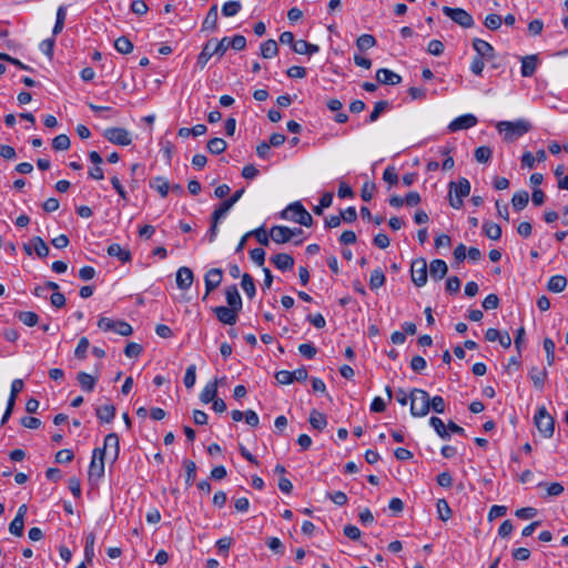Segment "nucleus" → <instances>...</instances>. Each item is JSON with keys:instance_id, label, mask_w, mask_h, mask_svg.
<instances>
[{"instance_id": "nucleus-27", "label": "nucleus", "mask_w": 568, "mask_h": 568, "mask_svg": "<svg viewBox=\"0 0 568 568\" xmlns=\"http://www.w3.org/2000/svg\"><path fill=\"white\" fill-rule=\"evenodd\" d=\"M108 254L110 256L118 257L123 263H126V262L131 261V253H130V251L123 248L118 243H112L111 245H109Z\"/></svg>"}, {"instance_id": "nucleus-52", "label": "nucleus", "mask_w": 568, "mask_h": 568, "mask_svg": "<svg viewBox=\"0 0 568 568\" xmlns=\"http://www.w3.org/2000/svg\"><path fill=\"white\" fill-rule=\"evenodd\" d=\"M90 342L87 337H81L79 343L74 349V356L79 359H84L87 357V352L89 349Z\"/></svg>"}, {"instance_id": "nucleus-54", "label": "nucleus", "mask_w": 568, "mask_h": 568, "mask_svg": "<svg viewBox=\"0 0 568 568\" xmlns=\"http://www.w3.org/2000/svg\"><path fill=\"white\" fill-rule=\"evenodd\" d=\"M213 47H214V52H216V55L219 58H222L224 55V53L226 52V50L229 48H231L230 38L224 37L220 41H216L215 39H213Z\"/></svg>"}, {"instance_id": "nucleus-33", "label": "nucleus", "mask_w": 568, "mask_h": 568, "mask_svg": "<svg viewBox=\"0 0 568 568\" xmlns=\"http://www.w3.org/2000/svg\"><path fill=\"white\" fill-rule=\"evenodd\" d=\"M241 287L248 298H253L256 293L254 278L248 273L242 275Z\"/></svg>"}, {"instance_id": "nucleus-2", "label": "nucleus", "mask_w": 568, "mask_h": 568, "mask_svg": "<svg viewBox=\"0 0 568 568\" xmlns=\"http://www.w3.org/2000/svg\"><path fill=\"white\" fill-rule=\"evenodd\" d=\"M281 217L307 227L313 224L312 215L300 202L291 203L285 210L281 212Z\"/></svg>"}, {"instance_id": "nucleus-36", "label": "nucleus", "mask_w": 568, "mask_h": 568, "mask_svg": "<svg viewBox=\"0 0 568 568\" xmlns=\"http://www.w3.org/2000/svg\"><path fill=\"white\" fill-rule=\"evenodd\" d=\"M278 48L275 40H267L261 44V55L264 59H271L277 54Z\"/></svg>"}, {"instance_id": "nucleus-39", "label": "nucleus", "mask_w": 568, "mask_h": 568, "mask_svg": "<svg viewBox=\"0 0 568 568\" xmlns=\"http://www.w3.org/2000/svg\"><path fill=\"white\" fill-rule=\"evenodd\" d=\"M150 186L155 189L162 197H166L170 191L169 182L161 176L154 178L151 181Z\"/></svg>"}, {"instance_id": "nucleus-3", "label": "nucleus", "mask_w": 568, "mask_h": 568, "mask_svg": "<svg viewBox=\"0 0 568 568\" xmlns=\"http://www.w3.org/2000/svg\"><path fill=\"white\" fill-rule=\"evenodd\" d=\"M104 459L105 449L94 448L88 470V479L91 485H97L104 477Z\"/></svg>"}, {"instance_id": "nucleus-1", "label": "nucleus", "mask_w": 568, "mask_h": 568, "mask_svg": "<svg viewBox=\"0 0 568 568\" xmlns=\"http://www.w3.org/2000/svg\"><path fill=\"white\" fill-rule=\"evenodd\" d=\"M499 133L504 135L506 142H514L524 134H526L531 125L526 120L517 121H500L496 125Z\"/></svg>"}, {"instance_id": "nucleus-10", "label": "nucleus", "mask_w": 568, "mask_h": 568, "mask_svg": "<svg viewBox=\"0 0 568 568\" xmlns=\"http://www.w3.org/2000/svg\"><path fill=\"white\" fill-rule=\"evenodd\" d=\"M103 136L111 143L126 146L132 143L131 134L123 128H109L104 130Z\"/></svg>"}, {"instance_id": "nucleus-28", "label": "nucleus", "mask_w": 568, "mask_h": 568, "mask_svg": "<svg viewBox=\"0 0 568 568\" xmlns=\"http://www.w3.org/2000/svg\"><path fill=\"white\" fill-rule=\"evenodd\" d=\"M97 417L102 423H111L115 417V407L112 404L100 406L95 409Z\"/></svg>"}, {"instance_id": "nucleus-14", "label": "nucleus", "mask_w": 568, "mask_h": 568, "mask_svg": "<svg viewBox=\"0 0 568 568\" xmlns=\"http://www.w3.org/2000/svg\"><path fill=\"white\" fill-rule=\"evenodd\" d=\"M213 311L217 320L226 325H234L237 321V314L240 312L229 306H216Z\"/></svg>"}, {"instance_id": "nucleus-46", "label": "nucleus", "mask_w": 568, "mask_h": 568, "mask_svg": "<svg viewBox=\"0 0 568 568\" xmlns=\"http://www.w3.org/2000/svg\"><path fill=\"white\" fill-rule=\"evenodd\" d=\"M429 424L432 425V427L435 429V432L437 433V435L439 437H442L444 439L449 438L447 427L445 426L444 422L439 417H435V416L430 417Z\"/></svg>"}, {"instance_id": "nucleus-64", "label": "nucleus", "mask_w": 568, "mask_h": 568, "mask_svg": "<svg viewBox=\"0 0 568 568\" xmlns=\"http://www.w3.org/2000/svg\"><path fill=\"white\" fill-rule=\"evenodd\" d=\"M433 409L437 414L445 412V400L442 396H434L429 398V410Z\"/></svg>"}, {"instance_id": "nucleus-35", "label": "nucleus", "mask_w": 568, "mask_h": 568, "mask_svg": "<svg viewBox=\"0 0 568 568\" xmlns=\"http://www.w3.org/2000/svg\"><path fill=\"white\" fill-rule=\"evenodd\" d=\"M529 202V194L527 191H519L513 195L511 204L516 211L524 210Z\"/></svg>"}, {"instance_id": "nucleus-47", "label": "nucleus", "mask_w": 568, "mask_h": 568, "mask_svg": "<svg viewBox=\"0 0 568 568\" xmlns=\"http://www.w3.org/2000/svg\"><path fill=\"white\" fill-rule=\"evenodd\" d=\"M89 108L97 114L99 115L100 118H103V119H111L113 116L116 115V111H114L112 108L110 106H101V105H95L93 103H90L89 104Z\"/></svg>"}, {"instance_id": "nucleus-18", "label": "nucleus", "mask_w": 568, "mask_h": 568, "mask_svg": "<svg viewBox=\"0 0 568 568\" xmlns=\"http://www.w3.org/2000/svg\"><path fill=\"white\" fill-rule=\"evenodd\" d=\"M272 241L277 244H284L292 241L291 227L284 225H275L270 230Z\"/></svg>"}, {"instance_id": "nucleus-38", "label": "nucleus", "mask_w": 568, "mask_h": 568, "mask_svg": "<svg viewBox=\"0 0 568 568\" xmlns=\"http://www.w3.org/2000/svg\"><path fill=\"white\" fill-rule=\"evenodd\" d=\"M242 9V3L239 0H231L226 1L222 6V14L224 17H234L236 16Z\"/></svg>"}, {"instance_id": "nucleus-53", "label": "nucleus", "mask_w": 568, "mask_h": 568, "mask_svg": "<svg viewBox=\"0 0 568 568\" xmlns=\"http://www.w3.org/2000/svg\"><path fill=\"white\" fill-rule=\"evenodd\" d=\"M389 106L387 101H378L375 103L372 113L368 116V122H375L381 116V114Z\"/></svg>"}, {"instance_id": "nucleus-20", "label": "nucleus", "mask_w": 568, "mask_h": 568, "mask_svg": "<svg viewBox=\"0 0 568 568\" xmlns=\"http://www.w3.org/2000/svg\"><path fill=\"white\" fill-rule=\"evenodd\" d=\"M376 79L382 84L396 85L402 82V77L394 71L382 68L376 72Z\"/></svg>"}, {"instance_id": "nucleus-48", "label": "nucleus", "mask_w": 568, "mask_h": 568, "mask_svg": "<svg viewBox=\"0 0 568 568\" xmlns=\"http://www.w3.org/2000/svg\"><path fill=\"white\" fill-rule=\"evenodd\" d=\"M475 159L479 163H488L491 159L493 151L489 146L483 145L475 150Z\"/></svg>"}, {"instance_id": "nucleus-37", "label": "nucleus", "mask_w": 568, "mask_h": 568, "mask_svg": "<svg viewBox=\"0 0 568 568\" xmlns=\"http://www.w3.org/2000/svg\"><path fill=\"white\" fill-rule=\"evenodd\" d=\"M483 231L488 239L494 241L499 240L501 236V227L493 222H485L483 224Z\"/></svg>"}, {"instance_id": "nucleus-57", "label": "nucleus", "mask_w": 568, "mask_h": 568, "mask_svg": "<svg viewBox=\"0 0 568 568\" xmlns=\"http://www.w3.org/2000/svg\"><path fill=\"white\" fill-rule=\"evenodd\" d=\"M232 209V205L225 200L223 201L217 209L214 210L212 214V220H215V223L227 214V212Z\"/></svg>"}, {"instance_id": "nucleus-60", "label": "nucleus", "mask_w": 568, "mask_h": 568, "mask_svg": "<svg viewBox=\"0 0 568 568\" xmlns=\"http://www.w3.org/2000/svg\"><path fill=\"white\" fill-rule=\"evenodd\" d=\"M185 475H186V484L191 486L196 477V465L192 460L184 462Z\"/></svg>"}, {"instance_id": "nucleus-45", "label": "nucleus", "mask_w": 568, "mask_h": 568, "mask_svg": "<svg viewBox=\"0 0 568 568\" xmlns=\"http://www.w3.org/2000/svg\"><path fill=\"white\" fill-rule=\"evenodd\" d=\"M386 277L382 270L377 268L372 271L369 276V286L372 290H377L385 284Z\"/></svg>"}, {"instance_id": "nucleus-21", "label": "nucleus", "mask_w": 568, "mask_h": 568, "mask_svg": "<svg viewBox=\"0 0 568 568\" xmlns=\"http://www.w3.org/2000/svg\"><path fill=\"white\" fill-rule=\"evenodd\" d=\"M448 272V266L444 260H433L429 264V275L434 281L443 280Z\"/></svg>"}, {"instance_id": "nucleus-42", "label": "nucleus", "mask_w": 568, "mask_h": 568, "mask_svg": "<svg viewBox=\"0 0 568 568\" xmlns=\"http://www.w3.org/2000/svg\"><path fill=\"white\" fill-rule=\"evenodd\" d=\"M376 45V39L372 34H362L356 40V47L359 51H366Z\"/></svg>"}, {"instance_id": "nucleus-17", "label": "nucleus", "mask_w": 568, "mask_h": 568, "mask_svg": "<svg viewBox=\"0 0 568 568\" xmlns=\"http://www.w3.org/2000/svg\"><path fill=\"white\" fill-rule=\"evenodd\" d=\"M24 251L29 255L34 251L40 258L47 257L50 252L49 246L40 236L33 237L29 245H24Z\"/></svg>"}, {"instance_id": "nucleus-55", "label": "nucleus", "mask_w": 568, "mask_h": 568, "mask_svg": "<svg viewBox=\"0 0 568 568\" xmlns=\"http://www.w3.org/2000/svg\"><path fill=\"white\" fill-rule=\"evenodd\" d=\"M23 385H24L23 381L20 379V378H16V379L12 381L11 389H10V396H9V399H8L9 404H11V405L16 404L17 396L22 390Z\"/></svg>"}, {"instance_id": "nucleus-43", "label": "nucleus", "mask_w": 568, "mask_h": 568, "mask_svg": "<svg viewBox=\"0 0 568 568\" xmlns=\"http://www.w3.org/2000/svg\"><path fill=\"white\" fill-rule=\"evenodd\" d=\"M114 48L119 53L129 54L133 51V43L126 37H120L114 41Z\"/></svg>"}, {"instance_id": "nucleus-50", "label": "nucleus", "mask_w": 568, "mask_h": 568, "mask_svg": "<svg viewBox=\"0 0 568 568\" xmlns=\"http://www.w3.org/2000/svg\"><path fill=\"white\" fill-rule=\"evenodd\" d=\"M332 202H333V193H331V192L324 193L322 195V197L320 199V204L313 209V212L316 215H322L323 209L329 207L332 205Z\"/></svg>"}, {"instance_id": "nucleus-15", "label": "nucleus", "mask_w": 568, "mask_h": 568, "mask_svg": "<svg viewBox=\"0 0 568 568\" xmlns=\"http://www.w3.org/2000/svg\"><path fill=\"white\" fill-rule=\"evenodd\" d=\"M521 68L520 73L525 78L532 77L540 64V60L537 54H530L520 59Z\"/></svg>"}, {"instance_id": "nucleus-51", "label": "nucleus", "mask_w": 568, "mask_h": 568, "mask_svg": "<svg viewBox=\"0 0 568 568\" xmlns=\"http://www.w3.org/2000/svg\"><path fill=\"white\" fill-rule=\"evenodd\" d=\"M52 148L55 151H65L70 148V139L67 134H59L52 140Z\"/></svg>"}, {"instance_id": "nucleus-25", "label": "nucleus", "mask_w": 568, "mask_h": 568, "mask_svg": "<svg viewBox=\"0 0 568 568\" xmlns=\"http://www.w3.org/2000/svg\"><path fill=\"white\" fill-rule=\"evenodd\" d=\"M77 381H78V383H79V385H80L82 390L90 393L95 387V384H97V381H98V376H93V375L88 374L85 372H80L77 375Z\"/></svg>"}, {"instance_id": "nucleus-31", "label": "nucleus", "mask_w": 568, "mask_h": 568, "mask_svg": "<svg viewBox=\"0 0 568 568\" xmlns=\"http://www.w3.org/2000/svg\"><path fill=\"white\" fill-rule=\"evenodd\" d=\"M308 422L311 426L317 430H323L327 425L326 416L323 413L315 409L311 412Z\"/></svg>"}, {"instance_id": "nucleus-59", "label": "nucleus", "mask_w": 568, "mask_h": 568, "mask_svg": "<svg viewBox=\"0 0 568 568\" xmlns=\"http://www.w3.org/2000/svg\"><path fill=\"white\" fill-rule=\"evenodd\" d=\"M503 19L499 14L491 13L485 18L484 24L489 30H497L500 28Z\"/></svg>"}, {"instance_id": "nucleus-8", "label": "nucleus", "mask_w": 568, "mask_h": 568, "mask_svg": "<svg viewBox=\"0 0 568 568\" xmlns=\"http://www.w3.org/2000/svg\"><path fill=\"white\" fill-rule=\"evenodd\" d=\"M443 12L463 28H471L474 26L473 17L462 8H450L445 6L443 7Z\"/></svg>"}, {"instance_id": "nucleus-5", "label": "nucleus", "mask_w": 568, "mask_h": 568, "mask_svg": "<svg viewBox=\"0 0 568 568\" xmlns=\"http://www.w3.org/2000/svg\"><path fill=\"white\" fill-rule=\"evenodd\" d=\"M470 193V183L467 179L462 178L457 183H449V203L454 209L463 206V199Z\"/></svg>"}, {"instance_id": "nucleus-41", "label": "nucleus", "mask_w": 568, "mask_h": 568, "mask_svg": "<svg viewBox=\"0 0 568 568\" xmlns=\"http://www.w3.org/2000/svg\"><path fill=\"white\" fill-rule=\"evenodd\" d=\"M206 148L212 154H221L226 150L227 143L221 138H213L207 142Z\"/></svg>"}, {"instance_id": "nucleus-58", "label": "nucleus", "mask_w": 568, "mask_h": 568, "mask_svg": "<svg viewBox=\"0 0 568 568\" xmlns=\"http://www.w3.org/2000/svg\"><path fill=\"white\" fill-rule=\"evenodd\" d=\"M196 366L194 364L190 365L187 368H186V372H185V375H184V378H183V383L185 385L186 388H192L195 384V381H196Z\"/></svg>"}, {"instance_id": "nucleus-23", "label": "nucleus", "mask_w": 568, "mask_h": 568, "mask_svg": "<svg viewBox=\"0 0 568 568\" xmlns=\"http://www.w3.org/2000/svg\"><path fill=\"white\" fill-rule=\"evenodd\" d=\"M272 262L274 266L282 272L291 270L294 265V258L286 253H278L274 255L272 257Z\"/></svg>"}, {"instance_id": "nucleus-13", "label": "nucleus", "mask_w": 568, "mask_h": 568, "mask_svg": "<svg viewBox=\"0 0 568 568\" xmlns=\"http://www.w3.org/2000/svg\"><path fill=\"white\" fill-rule=\"evenodd\" d=\"M477 124V118L473 114H464L457 116L448 124V130L450 132H456L459 130H467Z\"/></svg>"}, {"instance_id": "nucleus-61", "label": "nucleus", "mask_w": 568, "mask_h": 568, "mask_svg": "<svg viewBox=\"0 0 568 568\" xmlns=\"http://www.w3.org/2000/svg\"><path fill=\"white\" fill-rule=\"evenodd\" d=\"M24 520L22 518L14 517L9 525V531L13 536L21 537L23 535Z\"/></svg>"}, {"instance_id": "nucleus-30", "label": "nucleus", "mask_w": 568, "mask_h": 568, "mask_svg": "<svg viewBox=\"0 0 568 568\" xmlns=\"http://www.w3.org/2000/svg\"><path fill=\"white\" fill-rule=\"evenodd\" d=\"M320 51V48L317 44L310 43L305 40H297L294 43V52L298 54H308L312 55Z\"/></svg>"}, {"instance_id": "nucleus-6", "label": "nucleus", "mask_w": 568, "mask_h": 568, "mask_svg": "<svg viewBox=\"0 0 568 568\" xmlns=\"http://www.w3.org/2000/svg\"><path fill=\"white\" fill-rule=\"evenodd\" d=\"M534 420L538 432L542 437L550 438L554 435L555 420L547 412L545 406L537 408Z\"/></svg>"}, {"instance_id": "nucleus-29", "label": "nucleus", "mask_w": 568, "mask_h": 568, "mask_svg": "<svg viewBox=\"0 0 568 568\" xmlns=\"http://www.w3.org/2000/svg\"><path fill=\"white\" fill-rule=\"evenodd\" d=\"M216 394H217V383L215 381L212 383H207L204 386V388L202 389V392L200 394V399L202 403L209 404L215 399Z\"/></svg>"}, {"instance_id": "nucleus-62", "label": "nucleus", "mask_w": 568, "mask_h": 568, "mask_svg": "<svg viewBox=\"0 0 568 568\" xmlns=\"http://www.w3.org/2000/svg\"><path fill=\"white\" fill-rule=\"evenodd\" d=\"M94 541L95 536L93 534H89L85 538V546H84V555L88 561H91L94 556Z\"/></svg>"}, {"instance_id": "nucleus-34", "label": "nucleus", "mask_w": 568, "mask_h": 568, "mask_svg": "<svg viewBox=\"0 0 568 568\" xmlns=\"http://www.w3.org/2000/svg\"><path fill=\"white\" fill-rule=\"evenodd\" d=\"M529 377L534 383V386L538 389H542L545 379L547 377V371L546 369H539L537 367H532L529 371Z\"/></svg>"}, {"instance_id": "nucleus-49", "label": "nucleus", "mask_w": 568, "mask_h": 568, "mask_svg": "<svg viewBox=\"0 0 568 568\" xmlns=\"http://www.w3.org/2000/svg\"><path fill=\"white\" fill-rule=\"evenodd\" d=\"M247 235L255 236L261 245L267 246L270 244V233H267L263 226L247 232Z\"/></svg>"}, {"instance_id": "nucleus-7", "label": "nucleus", "mask_w": 568, "mask_h": 568, "mask_svg": "<svg viewBox=\"0 0 568 568\" xmlns=\"http://www.w3.org/2000/svg\"><path fill=\"white\" fill-rule=\"evenodd\" d=\"M98 327L103 332H112L121 336H130L133 333V328L128 322L104 316L99 318Z\"/></svg>"}, {"instance_id": "nucleus-16", "label": "nucleus", "mask_w": 568, "mask_h": 568, "mask_svg": "<svg viewBox=\"0 0 568 568\" xmlns=\"http://www.w3.org/2000/svg\"><path fill=\"white\" fill-rule=\"evenodd\" d=\"M473 48L476 51V55L485 60H491L495 57L494 47L483 39L475 38L473 40Z\"/></svg>"}, {"instance_id": "nucleus-24", "label": "nucleus", "mask_w": 568, "mask_h": 568, "mask_svg": "<svg viewBox=\"0 0 568 568\" xmlns=\"http://www.w3.org/2000/svg\"><path fill=\"white\" fill-rule=\"evenodd\" d=\"M217 6L214 4L207 11L203 23H202V31H214L217 28Z\"/></svg>"}, {"instance_id": "nucleus-56", "label": "nucleus", "mask_w": 568, "mask_h": 568, "mask_svg": "<svg viewBox=\"0 0 568 568\" xmlns=\"http://www.w3.org/2000/svg\"><path fill=\"white\" fill-rule=\"evenodd\" d=\"M538 486L546 488L547 497L559 496L564 493V486L560 483H540Z\"/></svg>"}, {"instance_id": "nucleus-40", "label": "nucleus", "mask_w": 568, "mask_h": 568, "mask_svg": "<svg viewBox=\"0 0 568 568\" xmlns=\"http://www.w3.org/2000/svg\"><path fill=\"white\" fill-rule=\"evenodd\" d=\"M436 509L439 519H442L443 521H447L448 519L452 518L453 511L446 499H438L436 504Z\"/></svg>"}, {"instance_id": "nucleus-12", "label": "nucleus", "mask_w": 568, "mask_h": 568, "mask_svg": "<svg viewBox=\"0 0 568 568\" xmlns=\"http://www.w3.org/2000/svg\"><path fill=\"white\" fill-rule=\"evenodd\" d=\"M223 280L222 268H211L204 275L205 294L203 300L210 295L215 288H217Z\"/></svg>"}, {"instance_id": "nucleus-11", "label": "nucleus", "mask_w": 568, "mask_h": 568, "mask_svg": "<svg viewBox=\"0 0 568 568\" xmlns=\"http://www.w3.org/2000/svg\"><path fill=\"white\" fill-rule=\"evenodd\" d=\"M100 449H105V458L108 457L111 463H115L120 454L119 436L115 433L108 434L104 437L103 447H100Z\"/></svg>"}, {"instance_id": "nucleus-32", "label": "nucleus", "mask_w": 568, "mask_h": 568, "mask_svg": "<svg viewBox=\"0 0 568 568\" xmlns=\"http://www.w3.org/2000/svg\"><path fill=\"white\" fill-rule=\"evenodd\" d=\"M567 286V278L562 275H554L547 283V288L552 293H560Z\"/></svg>"}, {"instance_id": "nucleus-22", "label": "nucleus", "mask_w": 568, "mask_h": 568, "mask_svg": "<svg viewBox=\"0 0 568 568\" xmlns=\"http://www.w3.org/2000/svg\"><path fill=\"white\" fill-rule=\"evenodd\" d=\"M225 297L229 307L235 308L237 311L242 310V298L236 285H230L225 288Z\"/></svg>"}, {"instance_id": "nucleus-63", "label": "nucleus", "mask_w": 568, "mask_h": 568, "mask_svg": "<svg viewBox=\"0 0 568 568\" xmlns=\"http://www.w3.org/2000/svg\"><path fill=\"white\" fill-rule=\"evenodd\" d=\"M298 352L305 358L312 359L316 355L317 349L312 343H304L298 346Z\"/></svg>"}, {"instance_id": "nucleus-9", "label": "nucleus", "mask_w": 568, "mask_h": 568, "mask_svg": "<svg viewBox=\"0 0 568 568\" xmlns=\"http://www.w3.org/2000/svg\"><path fill=\"white\" fill-rule=\"evenodd\" d=\"M412 281L417 287L427 283V263L423 257L416 258L410 265Z\"/></svg>"}, {"instance_id": "nucleus-26", "label": "nucleus", "mask_w": 568, "mask_h": 568, "mask_svg": "<svg viewBox=\"0 0 568 568\" xmlns=\"http://www.w3.org/2000/svg\"><path fill=\"white\" fill-rule=\"evenodd\" d=\"M213 55H216V52H214L213 39H211L204 44L202 51L197 55V65L203 69Z\"/></svg>"}, {"instance_id": "nucleus-19", "label": "nucleus", "mask_w": 568, "mask_h": 568, "mask_svg": "<svg viewBox=\"0 0 568 568\" xmlns=\"http://www.w3.org/2000/svg\"><path fill=\"white\" fill-rule=\"evenodd\" d=\"M194 275L190 267L182 266L176 272V285L180 290H189L193 283Z\"/></svg>"}, {"instance_id": "nucleus-44", "label": "nucleus", "mask_w": 568, "mask_h": 568, "mask_svg": "<svg viewBox=\"0 0 568 568\" xmlns=\"http://www.w3.org/2000/svg\"><path fill=\"white\" fill-rule=\"evenodd\" d=\"M16 316L20 322L29 327L37 325L39 322V316L34 312L30 311L18 312Z\"/></svg>"}, {"instance_id": "nucleus-4", "label": "nucleus", "mask_w": 568, "mask_h": 568, "mask_svg": "<svg viewBox=\"0 0 568 568\" xmlns=\"http://www.w3.org/2000/svg\"><path fill=\"white\" fill-rule=\"evenodd\" d=\"M410 414L414 417H424L429 413V395L426 390L414 388L410 392Z\"/></svg>"}]
</instances>
